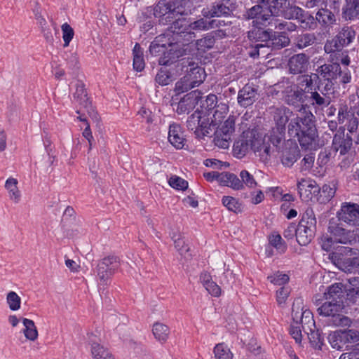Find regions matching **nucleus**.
<instances>
[{
	"instance_id": "26",
	"label": "nucleus",
	"mask_w": 359,
	"mask_h": 359,
	"mask_svg": "<svg viewBox=\"0 0 359 359\" xmlns=\"http://www.w3.org/2000/svg\"><path fill=\"white\" fill-rule=\"evenodd\" d=\"M318 76L320 75L325 81L334 80L337 78L338 74L341 72L339 65L324 64L317 69Z\"/></svg>"
},
{
	"instance_id": "37",
	"label": "nucleus",
	"mask_w": 359,
	"mask_h": 359,
	"mask_svg": "<svg viewBox=\"0 0 359 359\" xmlns=\"http://www.w3.org/2000/svg\"><path fill=\"white\" fill-rule=\"evenodd\" d=\"M215 111L212 115V119L210 123L212 126H215L222 123L229 111V106L225 103H219L214 109Z\"/></svg>"
},
{
	"instance_id": "1",
	"label": "nucleus",
	"mask_w": 359,
	"mask_h": 359,
	"mask_svg": "<svg viewBox=\"0 0 359 359\" xmlns=\"http://www.w3.org/2000/svg\"><path fill=\"white\" fill-rule=\"evenodd\" d=\"M288 133L297 138L302 147L316 149L318 135L313 114L305 107H301L289 123Z\"/></svg>"
},
{
	"instance_id": "41",
	"label": "nucleus",
	"mask_w": 359,
	"mask_h": 359,
	"mask_svg": "<svg viewBox=\"0 0 359 359\" xmlns=\"http://www.w3.org/2000/svg\"><path fill=\"white\" fill-rule=\"evenodd\" d=\"M328 339L332 347L337 350H341L344 346L347 344L342 330H337L331 333Z\"/></svg>"
},
{
	"instance_id": "18",
	"label": "nucleus",
	"mask_w": 359,
	"mask_h": 359,
	"mask_svg": "<svg viewBox=\"0 0 359 359\" xmlns=\"http://www.w3.org/2000/svg\"><path fill=\"white\" fill-rule=\"evenodd\" d=\"M285 102L292 107H305L303 103L305 101L306 95L305 91L297 86H293L287 89L285 93Z\"/></svg>"
},
{
	"instance_id": "43",
	"label": "nucleus",
	"mask_w": 359,
	"mask_h": 359,
	"mask_svg": "<svg viewBox=\"0 0 359 359\" xmlns=\"http://www.w3.org/2000/svg\"><path fill=\"white\" fill-rule=\"evenodd\" d=\"M344 15L346 19H359V0H352L347 2L346 7L344 11Z\"/></svg>"
},
{
	"instance_id": "9",
	"label": "nucleus",
	"mask_w": 359,
	"mask_h": 359,
	"mask_svg": "<svg viewBox=\"0 0 359 359\" xmlns=\"http://www.w3.org/2000/svg\"><path fill=\"white\" fill-rule=\"evenodd\" d=\"M292 317L295 324L302 325L304 332L316 328L313 313L310 310L304 309L302 298H297L294 302L292 308Z\"/></svg>"
},
{
	"instance_id": "29",
	"label": "nucleus",
	"mask_w": 359,
	"mask_h": 359,
	"mask_svg": "<svg viewBox=\"0 0 359 359\" xmlns=\"http://www.w3.org/2000/svg\"><path fill=\"white\" fill-rule=\"evenodd\" d=\"M74 100L80 105L85 108L90 106L88 93L84 83L81 81H78L76 84V92L74 93Z\"/></svg>"
},
{
	"instance_id": "14",
	"label": "nucleus",
	"mask_w": 359,
	"mask_h": 359,
	"mask_svg": "<svg viewBox=\"0 0 359 359\" xmlns=\"http://www.w3.org/2000/svg\"><path fill=\"white\" fill-rule=\"evenodd\" d=\"M202 93L199 90H194L184 95L178 102L176 111L178 114H187L193 109L202 100Z\"/></svg>"
},
{
	"instance_id": "2",
	"label": "nucleus",
	"mask_w": 359,
	"mask_h": 359,
	"mask_svg": "<svg viewBox=\"0 0 359 359\" xmlns=\"http://www.w3.org/2000/svg\"><path fill=\"white\" fill-rule=\"evenodd\" d=\"M167 36L160 35L155 38L149 46V52L151 55L157 56L163 53L158 60L160 65H168L175 62L182 56L186 51L184 48V42L180 39L175 40V42L166 41Z\"/></svg>"
},
{
	"instance_id": "24",
	"label": "nucleus",
	"mask_w": 359,
	"mask_h": 359,
	"mask_svg": "<svg viewBox=\"0 0 359 359\" xmlns=\"http://www.w3.org/2000/svg\"><path fill=\"white\" fill-rule=\"evenodd\" d=\"M4 188L7 191L9 200L15 203L18 204L22 200V192L18 187V179L10 177H8L4 184Z\"/></svg>"
},
{
	"instance_id": "39",
	"label": "nucleus",
	"mask_w": 359,
	"mask_h": 359,
	"mask_svg": "<svg viewBox=\"0 0 359 359\" xmlns=\"http://www.w3.org/2000/svg\"><path fill=\"white\" fill-rule=\"evenodd\" d=\"M97 266L102 268H104L106 270L114 274L120 266V260L119 258L116 256H108L104 257L102 262L98 264Z\"/></svg>"
},
{
	"instance_id": "44",
	"label": "nucleus",
	"mask_w": 359,
	"mask_h": 359,
	"mask_svg": "<svg viewBox=\"0 0 359 359\" xmlns=\"http://www.w3.org/2000/svg\"><path fill=\"white\" fill-rule=\"evenodd\" d=\"M344 285L341 283H336L327 288V292L324 293L326 299L337 301L343 293Z\"/></svg>"
},
{
	"instance_id": "63",
	"label": "nucleus",
	"mask_w": 359,
	"mask_h": 359,
	"mask_svg": "<svg viewBox=\"0 0 359 359\" xmlns=\"http://www.w3.org/2000/svg\"><path fill=\"white\" fill-rule=\"evenodd\" d=\"M267 26H269V29L272 31L274 29H278L282 32H285V20H280L276 18L275 15L270 17V19L267 22Z\"/></svg>"
},
{
	"instance_id": "42",
	"label": "nucleus",
	"mask_w": 359,
	"mask_h": 359,
	"mask_svg": "<svg viewBox=\"0 0 359 359\" xmlns=\"http://www.w3.org/2000/svg\"><path fill=\"white\" fill-rule=\"evenodd\" d=\"M318 90L324 95V97L328 98L331 102L336 97V88L334 83L331 80L325 81L322 86H318Z\"/></svg>"
},
{
	"instance_id": "28",
	"label": "nucleus",
	"mask_w": 359,
	"mask_h": 359,
	"mask_svg": "<svg viewBox=\"0 0 359 359\" xmlns=\"http://www.w3.org/2000/svg\"><path fill=\"white\" fill-rule=\"evenodd\" d=\"M171 238L174 242L175 249L180 252V254L182 256H184L186 259H189L191 257V255L188 254L189 248L186 243L184 235L180 232L173 233Z\"/></svg>"
},
{
	"instance_id": "15",
	"label": "nucleus",
	"mask_w": 359,
	"mask_h": 359,
	"mask_svg": "<svg viewBox=\"0 0 359 359\" xmlns=\"http://www.w3.org/2000/svg\"><path fill=\"white\" fill-rule=\"evenodd\" d=\"M300 156L297 145L292 142L285 144L280 156V161L285 167L290 168Z\"/></svg>"
},
{
	"instance_id": "61",
	"label": "nucleus",
	"mask_w": 359,
	"mask_h": 359,
	"mask_svg": "<svg viewBox=\"0 0 359 359\" xmlns=\"http://www.w3.org/2000/svg\"><path fill=\"white\" fill-rule=\"evenodd\" d=\"M268 279L274 285H283L289 281V276L287 274L281 273L278 271L271 276H269Z\"/></svg>"
},
{
	"instance_id": "62",
	"label": "nucleus",
	"mask_w": 359,
	"mask_h": 359,
	"mask_svg": "<svg viewBox=\"0 0 359 359\" xmlns=\"http://www.w3.org/2000/svg\"><path fill=\"white\" fill-rule=\"evenodd\" d=\"M222 132L215 133L214 143L215 144L221 149H227L229 147L231 139H229L227 137L221 134Z\"/></svg>"
},
{
	"instance_id": "58",
	"label": "nucleus",
	"mask_w": 359,
	"mask_h": 359,
	"mask_svg": "<svg viewBox=\"0 0 359 359\" xmlns=\"http://www.w3.org/2000/svg\"><path fill=\"white\" fill-rule=\"evenodd\" d=\"M341 40L339 38L333 39L330 41H327L324 46L325 52L327 54L332 55L334 52L339 50L341 48Z\"/></svg>"
},
{
	"instance_id": "38",
	"label": "nucleus",
	"mask_w": 359,
	"mask_h": 359,
	"mask_svg": "<svg viewBox=\"0 0 359 359\" xmlns=\"http://www.w3.org/2000/svg\"><path fill=\"white\" fill-rule=\"evenodd\" d=\"M194 87L199 86L205 80V74L204 69L200 67H195L190 69V71L186 75Z\"/></svg>"
},
{
	"instance_id": "13",
	"label": "nucleus",
	"mask_w": 359,
	"mask_h": 359,
	"mask_svg": "<svg viewBox=\"0 0 359 359\" xmlns=\"http://www.w3.org/2000/svg\"><path fill=\"white\" fill-rule=\"evenodd\" d=\"M252 150L259 157L260 161L266 163L270 160L271 146L269 137H262L256 131L255 138L253 141Z\"/></svg>"
},
{
	"instance_id": "23",
	"label": "nucleus",
	"mask_w": 359,
	"mask_h": 359,
	"mask_svg": "<svg viewBox=\"0 0 359 359\" xmlns=\"http://www.w3.org/2000/svg\"><path fill=\"white\" fill-rule=\"evenodd\" d=\"M271 114L278 130L285 129L286 123L292 115V111L285 106L273 107Z\"/></svg>"
},
{
	"instance_id": "32",
	"label": "nucleus",
	"mask_w": 359,
	"mask_h": 359,
	"mask_svg": "<svg viewBox=\"0 0 359 359\" xmlns=\"http://www.w3.org/2000/svg\"><path fill=\"white\" fill-rule=\"evenodd\" d=\"M310 102L316 109L320 110L328 107L331 103L328 98L324 97L318 90H316L311 92Z\"/></svg>"
},
{
	"instance_id": "22",
	"label": "nucleus",
	"mask_w": 359,
	"mask_h": 359,
	"mask_svg": "<svg viewBox=\"0 0 359 359\" xmlns=\"http://www.w3.org/2000/svg\"><path fill=\"white\" fill-rule=\"evenodd\" d=\"M263 25H253L252 28L248 32V39L257 43H266L270 39L272 30L266 29Z\"/></svg>"
},
{
	"instance_id": "8",
	"label": "nucleus",
	"mask_w": 359,
	"mask_h": 359,
	"mask_svg": "<svg viewBox=\"0 0 359 359\" xmlns=\"http://www.w3.org/2000/svg\"><path fill=\"white\" fill-rule=\"evenodd\" d=\"M290 43V39L285 34L276 35L272 32L270 39L266 43H256L253 49L249 53L252 57H257L260 55L265 57L273 50L281 49Z\"/></svg>"
},
{
	"instance_id": "20",
	"label": "nucleus",
	"mask_w": 359,
	"mask_h": 359,
	"mask_svg": "<svg viewBox=\"0 0 359 359\" xmlns=\"http://www.w3.org/2000/svg\"><path fill=\"white\" fill-rule=\"evenodd\" d=\"M168 139L169 142L177 149H183L187 143L184 132L181 126L177 123L170 125Z\"/></svg>"
},
{
	"instance_id": "50",
	"label": "nucleus",
	"mask_w": 359,
	"mask_h": 359,
	"mask_svg": "<svg viewBox=\"0 0 359 359\" xmlns=\"http://www.w3.org/2000/svg\"><path fill=\"white\" fill-rule=\"evenodd\" d=\"M215 43V37L210 34L197 40L196 47L198 50L205 52L208 49L212 48Z\"/></svg>"
},
{
	"instance_id": "64",
	"label": "nucleus",
	"mask_w": 359,
	"mask_h": 359,
	"mask_svg": "<svg viewBox=\"0 0 359 359\" xmlns=\"http://www.w3.org/2000/svg\"><path fill=\"white\" fill-rule=\"evenodd\" d=\"M315 156L313 153L306 154L301 161V170L304 171L311 170L313 166Z\"/></svg>"
},
{
	"instance_id": "46",
	"label": "nucleus",
	"mask_w": 359,
	"mask_h": 359,
	"mask_svg": "<svg viewBox=\"0 0 359 359\" xmlns=\"http://www.w3.org/2000/svg\"><path fill=\"white\" fill-rule=\"evenodd\" d=\"M235 130V119L233 116H229L224 123L219 127L216 132H222L221 134L231 139V135Z\"/></svg>"
},
{
	"instance_id": "19",
	"label": "nucleus",
	"mask_w": 359,
	"mask_h": 359,
	"mask_svg": "<svg viewBox=\"0 0 359 359\" xmlns=\"http://www.w3.org/2000/svg\"><path fill=\"white\" fill-rule=\"evenodd\" d=\"M309 58L305 53H298L292 55L288 60L289 72L293 74L305 72L308 69Z\"/></svg>"
},
{
	"instance_id": "48",
	"label": "nucleus",
	"mask_w": 359,
	"mask_h": 359,
	"mask_svg": "<svg viewBox=\"0 0 359 359\" xmlns=\"http://www.w3.org/2000/svg\"><path fill=\"white\" fill-rule=\"evenodd\" d=\"M241 182L243 184V189L245 187L249 189L255 188L257 186V182L255 179V177L249 171L243 170L239 174Z\"/></svg>"
},
{
	"instance_id": "60",
	"label": "nucleus",
	"mask_w": 359,
	"mask_h": 359,
	"mask_svg": "<svg viewBox=\"0 0 359 359\" xmlns=\"http://www.w3.org/2000/svg\"><path fill=\"white\" fill-rule=\"evenodd\" d=\"M179 12H177L174 8H172L169 13H168L161 20H159V22L162 25H168L170 24V27H172V24L177 19H182L180 17ZM171 29V27H170ZM172 32V31L170 30Z\"/></svg>"
},
{
	"instance_id": "57",
	"label": "nucleus",
	"mask_w": 359,
	"mask_h": 359,
	"mask_svg": "<svg viewBox=\"0 0 359 359\" xmlns=\"http://www.w3.org/2000/svg\"><path fill=\"white\" fill-rule=\"evenodd\" d=\"M168 184L171 187L178 190H185L188 188L187 181L176 175L169 179Z\"/></svg>"
},
{
	"instance_id": "27",
	"label": "nucleus",
	"mask_w": 359,
	"mask_h": 359,
	"mask_svg": "<svg viewBox=\"0 0 359 359\" xmlns=\"http://www.w3.org/2000/svg\"><path fill=\"white\" fill-rule=\"evenodd\" d=\"M22 323L23 325L22 333L25 338L32 342L37 340L39 338V331L34 322L31 319L22 318Z\"/></svg>"
},
{
	"instance_id": "33",
	"label": "nucleus",
	"mask_w": 359,
	"mask_h": 359,
	"mask_svg": "<svg viewBox=\"0 0 359 359\" xmlns=\"http://www.w3.org/2000/svg\"><path fill=\"white\" fill-rule=\"evenodd\" d=\"M338 243L344 244H350L355 245L354 248H359V229L357 228L355 231H344L340 238H339Z\"/></svg>"
},
{
	"instance_id": "54",
	"label": "nucleus",
	"mask_w": 359,
	"mask_h": 359,
	"mask_svg": "<svg viewBox=\"0 0 359 359\" xmlns=\"http://www.w3.org/2000/svg\"><path fill=\"white\" fill-rule=\"evenodd\" d=\"M224 0H222V1L217 3L216 5L213 6L212 8L210 11L212 17H219L229 14L231 10L227 6L224 4Z\"/></svg>"
},
{
	"instance_id": "12",
	"label": "nucleus",
	"mask_w": 359,
	"mask_h": 359,
	"mask_svg": "<svg viewBox=\"0 0 359 359\" xmlns=\"http://www.w3.org/2000/svg\"><path fill=\"white\" fill-rule=\"evenodd\" d=\"M339 220L350 225L359 226V205L351 203H343L337 212Z\"/></svg>"
},
{
	"instance_id": "51",
	"label": "nucleus",
	"mask_w": 359,
	"mask_h": 359,
	"mask_svg": "<svg viewBox=\"0 0 359 359\" xmlns=\"http://www.w3.org/2000/svg\"><path fill=\"white\" fill-rule=\"evenodd\" d=\"M172 8L170 2H159L154 9V14L156 18L161 20Z\"/></svg>"
},
{
	"instance_id": "52",
	"label": "nucleus",
	"mask_w": 359,
	"mask_h": 359,
	"mask_svg": "<svg viewBox=\"0 0 359 359\" xmlns=\"http://www.w3.org/2000/svg\"><path fill=\"white\" fill-rule=\"evenodd\" d=\"M223 205L227 208L229 210L233 212H239L241 211V205L238 201L231 196H224L222 198Z\"/></svg>"
},
{
	"instance_id": "36",
	"label": "nucleus",
	"mask_w": 359,
	"mask_h": 359,
	"mask_svg": "<svg viewBox=\"0 0 359 359\" xmlns=\"http://www.w3.org/2000/svg\"><path fill=\"white\" fill-rule=\"evenodd\" d=\"M336 189L334 187L329 184H324L321 188L319 187L316 201L320 203H325L330 201L334 196Z\"/></svg>"
},
{
	"instance_id": "56",
	"label": "nucleus",
	"mask_w": 359,
	"mask_h": 359,
	"mask_svg": "<svg viewBox=\"0 0 359 359\" xmlns=\"http://www.w3.org/2000/svg\"><path fill=\"white\" fill-rule=\"evenodd\" d=\"M269 243L280 253L284 252L287 248L286 245L284 243L280 235L279 234H272L269 237Z\"/></svg>"
},
{
	"instance_id": "45",
	"label": "nucleus",
	"mask_w": 359,
	"mask_h": 359,
	"mask_svg": "<svg viewBox=\"0 0 359 359\" xmlns=\"http://www.w3.org/2000/svg\"><path fill=\"white\" fill-rule=\"evenodd\" d=\"M309 338L311 345L318 349H320L323 345V338L321 337L319 330L316 328L304 332Z\"/></svg>"
},
{
	"instance_id": "4",
	"label": "nucleus",
	"mask_w": 359,
	"mask_h": 359,
	"mask_svg": "<svg viewBox=\"0 0 359 359\" xmlns=\"http://www.w3.org/2000/svg\"><path fill=\"white\" fill-rule=\"evenodd\" d=\"M358 248L341 247L337 251L330 255L332 262L340 270L345 272L359 273V267L355 264L358 262Z\"/></svg>"
},
{
	"instance_id": "16",
	"label": "nucleus",
	"mask_w": 359,
	"mask_h": 359,
	"mask_svg": "<svg viewBox=\"0 0 359 359\" xmlns=\"http://www.w3.org/2000/svg\"><path fill=\"white\" fill-rule=\"evenodd\" d=\"M257 96V88L248 83L238 91L237 101L241 107H248L255 102Z\"/></svg>"
},
{
	"instance_id": "25",
	"label": "nucleus",
	"mask_w": 359,
	"mask_h": 359,
	"mask_svg": "<svg viewBox=\"0 0 359 359\" xmlns=\"http://www.w3.org/2000/svg\"><path fill=\"white\" fill-rule=\"evenodd\" d=\"M95 336L90 334L89 341L91 345V355L93 359H114L107 348L99 344L95 339Z\"/></svg>"
},
{
	"instance_id": "40",
	"label": "nucleus",
	"mask_w": 359,
	"mask_h": 359,
	"mask_svg": "<svg viewBox=\"0 0 359 359\" xmlns=\"http://www.w3.org/2000/svg\"><path fill=\"white\" fill-rule=\"evenodd\" d=\"M215 359H233V354L224 343H219L213 348Z\"/></svg>"
},
{
	"instance_id": "21",
	"label": "nucleus",
	"mask_w": 359,
	"mask_h": 359,
	"mask_svg": "<svg viewBox=\"0 0 359 359\" xmlns=\"http://www.w3.org/2000/svg\"><path fill=\"white\" fill-rule=\"evenodd\" d=\"M352 146V138L344 133H336L333 137L332 149L340 155L346 154Z\"/></svg>"
},
{
	"instance_id": "47",
	"label": "nucleus",
	"mask_w": 359,
	"mask_h": 359,
	"mask_svg": "<svg viewBox=\"0 0 359 359\" xmlns=\"http://www.w3.org/2000/svg\"><path fill=\"white\" fill-rule=\"evenodd\" d=\"M329 60L331 63L334 65H342L348 66L350 64V59L346 51L340 49L330 55Z\"/></svg>"
},
{
	"instance_id": "17",
	"label": "nucleus",
	"mask_w": 359,
	"mask_h": 359,
	"mask_svg": "<svg viewBox=\"0 0 359 359\" xmlns=\"http://www.w3.org/2000/svg\"><path fill=\"white\" fill-rule=\"evenodd\" d=\"M297 189L301 197L306 201H316L319 191L316 182L311 179H302L297 183Z\"/></svg>"
},
{
	"instance_id": "5",
	"label": "nucleus",
	"mask_w": 359,
	"mask_h": 359,
	"mask_svg": "<svg viewBox=\"0 0 359 359\" xmlns=\"http://www.w3.org/2000/svg\"><path fill=\"white\" fill-rule=\"evenodd\" d=\"M342 309L343 306L339 302L327 299L317 310L320 316L328 318L327 320V325L348 327L351 324V320L349 318L341 313Z\"/></svg>"
},
{
	"instance_id": "10",
	"label": "nucleus",
	"mask_w": 359,
	"mask_h": 359,
	"mask_svg": "<svg viewBox=\"0 0 359 359\" xmlns=\"http://www.w3.org/2000/svg\"><path fill=\"white\" fill-rule=\"evenodd\" d=\"M187 127L189 130L193 131L197 137H202L210 133L212 123L206 114L196 110L188 117Z\"/></svg>"
},
{
	"instance_id": "55",
	"label": "nucleus",
	"mask_w": 359,
	"mask_h": 359,
	"mask_svg": "<svg viewBox=\"0 0 359 359\" xmlns=\"http://www.w3.org/2000/svg\"><path fill=\"white\" fill-rule=\"evenodd\" d=\"M62 32V39L64 41V47H67L69 45L70 41L72 40L74 32L71 26L65 22L61 26Z\"/></svg>"
},
{
	"instance_id": "31",
	"label": "nucleus",
	"mask_w": 359,
	"mask_h": 359,
	"mask_svg": "<svg viewBox=\"0 0 359 359\" xmlns=\"http://www.w3.org/2000/svg\"><path fill=\"white\" fill-rule=\"evenodd\" d=\"M317 40L314 33H304L298 35L294 39V44L299 49H304L313 46Z\"/></svg>"
},
{
	"instance_id": "3",
	"label": "nucleus",
	"mask_w": 359,
	"mask_h": 359,
	"mask_svg": "<svg viewBox=\"0 0 359 359\" xmlns=\"http://www.w3.org/2000/svg\"><path fill=\"white\" fill-rule=\"evenodd\" d=\"M212 22L206 19L201 18L192 23L189 24L185 19H177L172 25L171 31L173 40H179L184 42V47L195 38L193 30L208 29L211 26Z\"/></svg>"
},
{
	"instance_id": "11",
	"label": "nucleus",
	"mask_w": 359,
	"mask_h": 359,
	"mask_svg": "<svg viewBox=\"0 0 359 359\" xmlns=\"http://www.w3.org/2000/svg\"><path fill=\"white\" fill-rule=\"evenodd\" d=\"M256 130H248L244 131L233 146V156L237 158H242L253 148V141L255 138Z\"/></svg>"
},
{
	"instance_id": "53",
	"label": "nucleus",
	"mask_w": 359,
	"mask_h": 359,
	"mask_svg": "<svg viewBox=\"0 0 359 359\" xmlns=\"http://www.w3.org/2000/svg\"><path fill=\"white\" fill-rule=\"evenodd\" d=\"M172 81L170 73L165 68H161L156 76V81L161 86H167Z\"/></svg>"
},
{
	"instance_id": "49",
	"label": "nucleus",
	"mask_w": 359,
	"mask_h": 359,
	"mask_svg": "<svg viewBox=\"0 0 359 359\" xmlns=\"http://www.w3.org/2000/svg\"><path fill=\"white\" fill-rule=\"evenodd\" d=\"M6 303L10 310L15 311L20 309L21 298L15 292L11 291L6 295Z\"/></svg>"
},
{
	"instance_id": "34",
	"label": "nucleus",
	"mask_w": 359,
	"mask_h": 359,
	"mask_svg": "<svg viewBox=\"0 0 359 359\" xmlns=\"http://www.w3.org/2000/svg\"><path fill=\"white\" fill-rule=\"evenodd\" d=\"M316 20L323 26H330L335 22V16L330 10L324 7L318 10Z\"/></svg>"
},
{
	"instance_id": "6",
	"label": "nucleus",
	"mask_w": 359,
	"mask_h": 359,
	"mask_svg": "<svg viewBox=\"0 0 359 359\" xmlns=\"http://www.w3.org/2000/svg\"><path fill=\"white\" fill-rule=\"evenodd\" d=\"M278 0H262L261 4L252 7L247 12L248 18L255 19L253 25H263L267 27V22L272 15L278 13Z\"/></svg>"
},
{
	"instance_id": "35",
	"label": "nucleus",
	"mask_w": 359,
	"mask_h": 359,
	"mask_svg": "<svg viewBox=\"0 0 359 359\" xmlns=\"http://www.w3.org/2000/svg\"><path fill=\"white\" fill-rule=\"evenodd\" d=\"M133 68L137 72H141L144 69L145 63L144 60L143 50L139 43H136L133 50Z\"/></svg>"
},
{
	"instance_id": "30",
	"label": "nucleus",
	"mask_w": 359,
	"mask_h": 359,
	"mask_svg": "<svg viewBox=\"0 0 359 359\" xmlns=\"http://www.w3.org/2000/svg\"><path fill=\"white\" fill-rule=\"evenodd\" d=\"M152 333L157 341L163 344L169 338L170 328L162 323L156 322L152 326Z\"/></svg>"
},
{
	"instance_id": "7",
	"label": "nucleus",
	"mask_w": 359,
	"mask_h": 359,
	"mask_svg": "<svg viewBox=\"0 0 359 359\" xmlns=\"http://www.w3.org/2000/svg\"><path fill=\"white\" fill-rule=\"evenodd\" d=\"M316 224V219L313 210L309 208L304 212L297 226L296 239L300 245L305 246L312 241Z\"/></svg>"
},
{
	"instance_id": "59",
	"label": "nucleus",
	"mask_w": 359,
	"mask_h": 359,
	"mask_svg": "<svg viewBox=\"0 0 359 359\" xmlns=\"http://www.w3.org/2000/svg\"><path fill=\"white\" fill-rule=\"evenodd\" d=\"M189 76H184L175 84V90L179 93L188 91L189 90L194 88L191 81L189 79Z\"/></svg>"
}]
</instances>
